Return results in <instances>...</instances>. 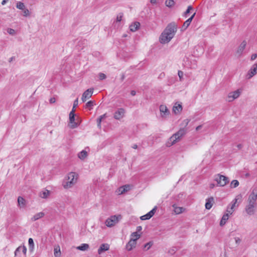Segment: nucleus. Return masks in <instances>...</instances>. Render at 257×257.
<instances>
[{"label":"nucleus","instance_id":"39","mask_svg":"<svg viewBox=\"0 0 257 257\" xmlns=\"http://www.w3.org/2000/svg\"><path fill=\"white\" fill-rule=\"evenodd\" d=\"M153 244L152 241H150L144 245V248H146L147 250H148L152 246Z\"/></svg>","mask_w":257,"mask_h":257},{"label":"nucleus","instance_id":"48","mask_svg":"<svg viewBox=\"0 0 257 257\" xmlns=\"http://www.w3.org/2000/svg\"><path fill=\"white\" fill-rule=\"evenodd\" d=\"M122 187L123 188H125V189H124L125 192L128 191L130 189V186L128 185H124Z\"/></svg>","mask_w":257,"mask_h":257},{"label":"nucleus","instance_id":"50","mask_svg":"<svg viewBox=\"0 0 257 257\" xmlns=\"http://www.w3.org/2000/svg\"><path fill=\"white\" fill-rule=\"evenodd\" d=\"M101 121H102V119L101 118H100L99 117L97 119V122L98 126H99V127L101 126Z\"/></svg>","mask_w":257,"mask_h":257},{"label":"nucleus","instance_id":"33","mask_svg":"<svg viewBox=\"0 0 257 257\" xmlns=\"http://www.w3.org/2000/svg\"><path fill=\"white\" fill-rule=\"evenodd\" d=\"M239 185V182L236 180H233L230 183L231 188H236Z\"/></svg>","mask_w":257,"mask_h":257},{"label":"nucleus","instance_id":"37","mask_svg":"<svg viewBox=\"0 0 257 257\" xmlns=\"http://www.w3.org/2000/svg\"><path fill=\"white\" fill-rule=\"evenodd\" d=\"M7 32L11 35H15L16 34V31L15 30L11 29V28H8L7 30Z\"/></svg>","mask_w":257,"mask_h":257},{"label":"nucleus","instance_id":"38","mask_svg":"<svg viewBox=\"0 0 257 257\" xmlns=\"http://www.w3.org/2000/svg\"><path fill=\"white\" fill-rule=\"evenodd\" d=\"M22 11H23V16L24 17H28L30 15V12L28 9L25 8V9Z\"/></svg>","mask_w":257,"mask_h":257},{"label":"nucleus","instance_id":"43","mask_svg":"<svg viewBox=\"0 0 257 257\" xmlns=\"http://www.w3.org/2000/svg\"><path fill=\"white\" fill-rule=\"evenodd\" d=\"M124 189H125V188H123L122 186L120 187L118 189V194L120 195V194H122L125 193Z\"/></svg>","mask_w":257,"mask_h":257},{"label":"nucleus","instance_id":"14","mask_svg":"<svg viewBox=\"0 0 257 257\" xmlns=\"http://www.w3.org/2000/svg\"><path fill=\"white\" fill-rule=\"evenodd\" d=\"M214 202V198L213 197H210L206 199V203H205V208L207 209H210L212 207Z\"/></svg>","mask_w":257,"mask_h":257},{"label":"nucleus","instance_id":"13","mask_svg":"<svg viewBox=\"0 0 257 257\" xmlns=\"http://www.w3.org/2000/svg\"><path fill=\"white\" fill-rule=\"evenodd\" d=\"M256 207L253 205H249L247 204L245 206V210L246 213L249 215L254 214Z\"/></svg>","mask_w":257,"mask_h":257},{"label":"nucleus","instance_id":"32","mask_svg":"<svg viewBox=\"0 0 257 257\" xmlns=\"http://www.w3.org/2000/svg\"><path fill=\"white\" fill-rule=\"evenodd\" d=\"M94 104V101H88L85 105L86 108H88L89 110H91Z\"/></svg>","mask_w":257,"mask_h":257},{"label":"nucleus","instance_id":"60","mask_svg":"<svg viewBox=\"0 0 257 257\" xmlns=\"http://www.w3.org/2000/svg\"><path fill=\"white\" fill-rule=\"evenodd\" d=\"M142 226H139L137 227V231H140L142 230Z\"/></svg>","mask_w":257,"mask_h":257},{"label":"nucleus","instance_id":"3","mask_svg":"<svg viewBox=\"0 0 257 257\" xmlns=\"http://www.w3.org/2000/svg\"><path fill=\"white\" fill-rule=\"evenodd\" d=\"M186 130L184 128H180L177 133L174 134L169 139L167 143V147H171L175 144L176 142L180 141L181 138L185 135Z\"/></svg>","mask_w":257,"mask_h":257},{"label":"nucleus","instance_id":"17","mask_svg":"<svg viewBox=\"0 0 257 257\" xmlns=\"http://www.w3.org/2000/svg\"><path fill=\"white\" fill-rule=\"evenodd\" d=\"M45 216V213L43 212H40L35 214L31 218V220L32 221H35L39 219H40L43 217Z\"/></svg>","mask_w":257,"mask_h":257},{"label":"nucleus","instance_id":"10","mask_svg":"<svg viewBox=\"0 0 257 257\" xmlns=\"http://www.w3.org/2000/svg\"><path fill=\"white\" fill-rule=\"evenodd\" d=\"M124 112L125 110L123 108H119L114 112L113 117L115 119L119 120L123 117Z\"/></svg>","mask_w":257,"mask_h":257},{"label":"nucleus","instance_id":"23","mask_svg":"<svg viewBox=\"0 0 257 257\" xmlns=\"http://www.w3.org/2000/svg\"><path fill=\"white\" fill-rule=\"evenodd\" d=\"M229 218V215H228V213H225L224 214L221 220H220V226H223L224 225L225 223H226V221Z\"/></svg>","mask_w":257,"mask_h":257},{"label":"nucleus","instance_id":"49","mask_svg":"<svg viewBox=\"0 0 257 257\" xmlns=\"http://www.w3.org/2000/svg\"><path fill=\"white\" fill-rule=\"evenodd\" d=\"M233 211H234L233 210H231L230 208H229V207H228L227 208V210H226V212H227L226 213H228V215L232 214Z\"/></svg>","mask_w":257,"mask_h":257},{"label":"nucleus","instance_id":"6","mask_svg":"<svg viewBox=\"0 0 257 257\" xmlns=\"http://www.w3.org/2000/svg\"><path fill=\"white\" fill-rule=\"evenodd\" d=\"M120 217V216L119 215L118 216L116 215H113L110 216L109 218H108L105 221V225L109 227H111L114 226L115 224H116L118 222V217Z\"/></svg>","mask_w":257,"mask_h":257},{"label":"nucleus","instance_id":"8","mask_svg":"<svg viewBox=\"0 0 257 257\" xmlns=\"http://www.w3.org/2000/svg\"><path fill=\"white\" fill-rule=\"evenodd\" d=\"M241 91L237 89L233 92H231L228 94V101L231 102L235 99L238 98L240 95Z\"/></svg>","mask_w":257,"mask_h":257},{"label":"nucleus","instance_id":"15","mask_svg":"<svg viewBox=\"0 0 257 257\" xmlns=\"http://www.w3.org/2000/svg\"><path fill=\"white\" fill-rule=\"evenodd\" d=\"M195 13H194L193 14V15L190 18H189L188 20H187L183 24V26H182V30H185L188 27V26L190 25L191 22H192L193 19L194 18L195 15Z\"/></svg>","mask_w":257,"mask_h":257},{"label":"nucleus","instance_id":"54","mask_svg":"<svg viewBox=\"0 0 257 257\" xmlns=\"http://www.w3.org/2000/svg\"><path fill=\"white\" fill-rule=\"evenodd\" d=\"M75 112H74V111H71L69 113V117H75Z\"/></svg>","mask_w":257,"mask_h":257},{"label":"nucleus","instance_id":"58","mask_svg":"<svg viewBox=\"0 0 257 257\" xmlns=\"http://www.w3.org/2000/svg\"><path fill=\"white\" fill-rule=\"evenodd\" d=\"M131 94L132 96H135L136 94V92L135 90H132L131 92Z\"/></svg>","mask_w":257,"mask_h":257},{"label":"nucleus","instance_id":"47","mask_svg":"<svg viewBox=\"0 0 257 257\" xmlns=\"http://www.w3.org/2000/svg\"><path fill=\"white\" fill-rule=\"evenodd\" d=\"M78 98H76L74 101V103H73V108H75L77 105H78Z\"/></svg>","mask_w":257,"mask_h":257},{"label":"nucleus","instance_id":"30","mask_svg":"<svg viewBox=\"0 0 257 257\" xmlns=\"http://www.w3.org/2000/svg\"><path fill=\"white\" fill-rule=\"evenodd\" d=\"M16 8L18 9L23 10L25 9L26 7L23 3L21 2H17V3L16 4Z\"/></svg>","mask_w":257,"mask_h":257},{"label":"nucleus","instance_id":"57","mask_svg":"<svg viewBox=\"0 0 257 257\" xmlns=\"http://www.w3.org/2000/svg\"><path fill=\"white\" fill-rule=\"evenodd\" d=\"M107 117V116H106V113H105V114H103V115H100V116H99V118H101V119L102 120L103 118H105V117Z\"/></svg>","mask_w":257,"mask_h":257},{"label":"nucleus","instance_id":"21","mask_svg":"<svg viewBox=\"0 0 257 257\" xmlns=\"http://www.w3.org/2000/svg\"><path fill=\"white\" fill-rule=\"evenodd\" d=\"M69 121L71 123L70 127L71 128H76L79 125L78 122L75 121V117H69Z\"/></svg>","mask_w":257,"mask_h":257},{"label":"nucleus","instance_id":"28","mask_svg":"<svg viewBox=\"0 0 257 257\" xmlns=\"http://www.w3.org/2000/svg\"><path fill=\"white\" fill-rule=\"evenodd\" d=\"M28 243L29 246V250L30 251H33L34 248V243L33 239L32 238H29L28 240Z\"/></svg>","mask_w":257,"mask_h":257},{"label":"nucleus","instance_id":"46","mask_svg":"<svg viewBox=\"0 0 257 257\" xmlns=\"http://www.w3.org/2000/svg\"><path fill=\"white\" fill-rule=\"evenodd\" d=\"M21 248H22V247L19 246L16 249V250L15 251V256H17L18 255V253L20 251V250L21 249Z\"/></svg>","mask_w":257,"mask_h":257},{"label":"nucleus","instance_id":"18","mask_svg":"<svg viewBox=\"0 0 257 257\" xmlns=\"http://www.w3.org/2000/svg\"><path fill=\"white\" fill-rule=\"evenodd\" d=\"M257 73V63L254 64L248 73L249 77L248 78H250Z\"/></svg>","mask_w":257,"mask_h":257},{"label":"nucleus","instance_id":"56","mask_svg":"<svg viewBox=\"0 0 257 257\" xmlns=\"http://www.w3.org/2000/svg\"><path fill=\"white\" fill-rule=\"evenodd\" d=\"M235 242L237 244L239 243L241 241V239L239 238L238 237H235Z\"/></svg>","mask_w":257,"mask_h":257},{"label":"nucleus","instance_id":"42","mask_svg":"<svg viewBox=\"0 0 257 257\" xmlns=\"http://www.w3.org/2000/svg\"><path fill=\"white\" fill-rule=\"evenodd\" d=\"M123 17V14L122 13H119L116 17V21L117 22H119L121 21L122 18Z\"/></svg>","mask_w":257,"mask_h":257},{"label":"nucleus","instance_id":"16","mask_svg":"<svg viewBox=\"0 0 257 257\" xmlns=\"http://www.w3.org/2000/svg\"><path fill=\"white\" fill-rule=\"evenodd\" d=\"M109 248V245L107 243H103L100 245L99 248L98 249V254H101L104 251L108 250Z\"/></svg>","mask_w":257,"mask_h":257},{"label":"nucleus","instance_id":"51","mask_svg":"<svg viewBox=\"0 0 257 257\" xmlns=\"http://www.w3.org/2000/svg\"><path fill=\"white\" fill-rule=\"evenodd\" d=\"M21 249H22V252L24 253V254H26L27 252V248L26 247V246H23V247H22Z\"/></svg>","mask_w":257,"mask_h":257},{"label":"nucleus","instance_id":"35","mask_svg":"<svg viewBox=\"0 0 257 257\" xmlns=\"http://www.w3.org/2000/svg\"><path fill=\"white\" fill-rule=\"evenodd\" d=\"M157 209V207L155 206L152 210H151L150 212H149L148 213L149 215V216L151 218L156 212Z\"/></svg>","mask_w":257,"mask_h":257},{"label":"nucleus","instance_id":"45","mask_svg":"<svg viewBox=\"0 0 257 257\" xmlns=\"http://www.w3.org/2000/svg\"><path fill=\"white\" fill-rule=\"evenodd\" d=\"M178 76L179 77V78H180V80H181V79H182V78L183 77V72L182 71L179 70L178 72Z\"/></svg>","mask_w":257,"mask_h":257},{"label":"nucleus","instance_id":"19","mask_svg":"<svg viewBox=\"0 0 257 257\" xmlns=\"http://www.w3.org/2000/svg\"><path fill=\"white\" fill-rule=\"evenodd\" d=\"M140 26V23L139 22H136L130 25V29L132 32H134L139 29Z\"/></svg>","mask_w":257,"mask_h":257},{"label":"nucleus","instance_id":"31","mask_svg":"<svg viewBox=\"0 0 257 257\" xmlns=\"http://www.w3.org/2000/svg\"><path fill=\"white\" fill-rule=\"evenodd\" d=\"M165 4L167 7L171 8L175 5V2L173 0H167Z\"/></svg>","mask_w":257,"mask_h":257},{"label":"nucleus","instance_id":"24","mask_svg":"<svg viewBox=\"0 0 257 257\" xmlns=\"http://www.w3.org/2000/svg\"><path fill=\"white\" fill-rule=\"evenodd\" d=\"M25 200L22 197L19 196L18 198V205L20 208L24 207L25 206Z\"/></svg>","mask_w":257,"mask_h":257},{"label":"nucleus","instance_id":"44","mask_svg":"<svg viewBox=\"0 0 257 257\" xmlns=\"http://www.w3.org/2000/svg\"><path fill=\"white\" fill-rule=\"evenodd\" d=\"M106 75L104 73H100L99 74V78L100 80H103L106 78Z\"/></svg>","mask_w":257,"mask_h":257},{"label":"nucleus","instance_id":"22","mask_svg":"<svg viewBox=\"0 0 257 257\" xmlns=\"http://www.w3.org/2000/svg\"><path fill=\"white\" fill-rule=\"evenodd\" d=\"M173 207L174 208V212L177 214H179L182 213L185 210V209L183 207H178L175 205H173Z\"/></svg>","mask_w":257,"mask_h":257},{"label":"nucleus","instance_id":"59","mask_svg":"<svg viewBox=\"0 0 257 257\" xmlns=\"http://www.w3.org/2000/svg\"><path fill=\"white\" fill-rule=\"evenodd\" d=\"M8 1L9 0H3L2 2V5H5Z\"/></svg>","mask_w":257,"mask_h":257},{"label":"nucleus","instance_id":"36","mask_svg":"<svg viewBox=\"0 0 257 257\" xmlns=\"http://www.w3.org/2000/svg\"><path fill=\"white\" fill-rule=\"evenodd\" d=\"M237 201V198H235L231 202V207H230V209L231 210H233V208L235 207V204L236 203Z\"/></svg>","mask_w":257,"mask_h":257},{"label":"nucleus","instance_id":"61","mask_svg":"<svg viewBox=\"0 0 257 257\" xmlns=\"http://www.w3.org/2000/svg\"><path fill=\"white\" fill-rule=\"evenodd\" d=\"M150 2L152 4H156L157 3V0H150Z\"/></svg>","mask_w":257,"mask_h":257},{"label":"nucleus","instance_id":"29","mask_svg":"<svg viewBox=\"0 0 257 257\" xmlns=\"http://www.w3.org/2000/svg\"><path fill=\"white\" fill-rule=\"evenodd\" d=\"M50 195V191L46 190L40 193V196L42 198H47Z\"/></svg>","mask_w":257,"mask_h":257},{"label":"nucleus","instance_id":"27","mask_svg":"<svg viewBox=\"0 0 257 257\" xmlns=\"http://www.w3.org/2000/svg\"><path fill=\"white\" fill-rule=\"evenodd\" d=\"M78 156L81 160H84L87 156V152L85 150H83L78 154Z\"/></svg>","mask_w":257,"mask_h":257},{"label":"nucleus","instance_id":"40","mask_svg":"<svg viewBox=\"0 0 257 257\" xmlns=\"http://www.w3.org/2000/svg\"><path fill=\"white\" fill-rule=\"evenodd\" d=\"M151 217L149 216L148 213H147L146 215H143L140 217V219L142 220H147L150 219Z\"/></svg>","mask_w":257,"mask_h":257},{"label":"nucleus","instance_id":"11","mask_svg":"<svg viewBox=\"0 0 257 257\" xmlns=\"http://www.w3.org/2000/svg\"><path fill=\"white\" fill-rule=\"evenodd\" d=\"M160 111L161 112V117L163 118L166 117L170 113L167 106L164 105H161L160 106Z\"/></svg>","mask_w":257,"mask_h":257},{"label":"nucleus","instance_id":"34","mask_svg":"<svg viewBox=\"0 0 257 257\" xmlns=\"http://www.w3.org/2000/svg\"><path fill=\"white\" fill-rule=\"evenodd\" d=\"M193 9V7L191 6L188 7L187 9L184 12V16L187 17V15L190 13V11Z\"/></svg>","mask_w":257,"mask_h":257},{"label":"nucleus","instance_id":"41","mask_svg":"<svg viewBox=\"0 0 257 257\" xmlns=\"http://www.w3.org/2000/svg\"><path fill=\"white\" fill-rule=\"evenodd\" d=\"M131 236L132 237H136L135 239H136V240L138 239L140 237V234H138L137 231L134 232L132 233Z\"/></svg>","mask_w":257,"mask_h":257},{"label":"nucleus","instance_id":"9","mask_svg":"<svg viewBox=\"0 0 257 257\" xmlns=\"http://www.w3.org/2000/svg\"><path fill=\"white\" fill-rule=\"evenodd\" d=\"M93 88H89L84 91L81 98V99L83 102H85L87 99H88L91 97L93 93Z\"/></svg>","mask_w":257,"mask_h":257},{"label":"nucleus","instance_id":"5","mask_svg":"<svg viewBox=\"0 0 257 257\" xmlns=\"http://www.w3.org/2000/svg\"><path fill=\"white\" fill-rule=\"evenodd\" d=\"M215 180L217 182L218 185L221 187L225 186L228 182V178L220 174H218L215 179Z\"/></svg>","mask_w":257,"mask_h":257},{"label":"nucleus","instance_id":"55","mask_svg":"<svg viewBox=\"0 0 257 257\" xmlns=\"http://www.w3.org/2000/svg\"><path fill=\"white\" fill-rule=\"evenodd\" d=\"M56 101V99H55V98L54 97H52L50 99V102L51 103H53L55 102Z\"/></svg>","mask_w":257,"mask_h":257},{"label":"nucleus","instance_id":"4","mask_svg":"<svg viewBox=\"0 0 257 257\" xmlns=\"http://www.w3.org/2000/svg\"><path fill=\"white\" fill-rule=\"evenodd\" d=\"M257 200V187H255L252 189L251 192L249 195L247 199V204L249 205H253L254 206H257L256 204Z\"/></svg>","mask_w":257,"mask_h":257},{"label":"nucleus","instance_id":"26","mask_svg":"<svg viewBox=\"0 0 257 257\" xmlns=\"http://www.w3.org/2000/svg\"><path fill=\"white\" fill-rule=\"evenodd\" d=\"M89 247V244L87 243H83L81 245L78 246L77 247V249L80 250H87Z\"/></svg>","mask_w":257,"mask_h":257},{"label":"nucleus","instance_id":"25","mask_svg":"<svg viewBox=\"0 0 257 257\" xmlns=\"http://www.w3.org/2000/svg\"><path fill=\"white\" fill-rule=\"evenodd\" d=\"M54 254L55 257H60L61 256V253L59 246H54Z\"/></svg>","mask_w":257,"mask_h":257},{"label":"nucleus","instance_id":"62","mask_svg":"<svg viewBox=\"0 0 257 257\" xmlns=\"http://www.w3.org/2000/svg\"><path fill=\"white\" fill-rule=\"evenodd\" d=\"M132 148L134 149H137L138 148V145H136V144H134L133 146H132Z\"/></svg>","mask_w":257,"mask_h":257},{"label":"nucleus","instance_id":"53","mask_svg":"<svg viewBox=\"0 0 257 257\" xmlns=\"http://www.w3.org/2000/svg\"><path fill=\"white\" fill-rule=\"evenodd\" d=\"M190 120L188 119H186L183 121V123L185 124V126H187Z\"/></svg>","mask_w":257,"mask_h":257},{"label":"nucleus","instance_id":"7","mask_svg":"<svg viewBox=\"0 0 257 257\" xmlns=\"http://www.w3.org/2000/svg\"><path fill=\"white\" fill-rule=\"evenodd\" d=\"M246 41L245 40H243L241 43V44H240V45L237 47V50H236V52H235V55L239 57H240L243 52V51L246 46Z\"/></svg>","mask_w":257,"mask_h":257},{"label":"nucleus","instance_id":"12","mask_svg":"<svg viewBox=\"0 0 257 257\" xmlns=\"http://www.w3.org/2000/svg\"><path fill=\"white\" fill-rule=\"evenodd\" d=\"M136 239L131 238L126 245V249L128 251H131L133 248L136 247L137 242Z\"/></svg>","mask_w":257,"mask_h":257},{"label":"nucleus","instance_id":"63","mask_svg":"<svg viewBox=\"0 0 257 257\" xmlns=\"http://www.w3.org/2000/svg\"><path fill=\"white\" fill-rule=\"evenodd\" d=\"M201 127H202L201 125H199V126H197L196 128V130L197 131L199 130L201 128Z\"/></svg>","mask_w":257,"mask_h":257},{"label":"nucleus","instance_id":"64","mask_svg":"<svg viewBox=\"0 0 257 257\" xmlns=\"http://www.w3.org/2000/svg\"><path fill=\"white\" fill-rule=\"evenodd\" d=\"M169 252L173 254L175 252V249H172L171 250L169 251Z\"/></svg>","mask_w":257,"mask_h":257},{"label":"nucleus","instance_id":"2","mask_svg":"<svg viewBox=\"0 0 257 257\" xmlns=\"http://www.w3.org/2000/svg\"><path fill=\"white\" fill-rule=\"evenodd\" d=\"M78 175L74 172L69 173L64 179L62 186L65 189L72 188L77 182Z\"/></svg>","mask_w":257,"mask_h":257},{"label":"nucleus","instance_id":"52","mask_svg":"<svg viewBox=\"0 0 257 257\" xmlns=\"http://www.w3.org/2000/svg\"><path fill=\"white\" fill-rule=\"evenodd\" d=\"M257 57V54H253L251 56V60H255Z\"/></svg>","mask_w":257,"mask_h":257},{"label":"nucleus","instance_id":"20","mask_svg":"<svg viewBox=\"0 0 257 257\" xmlns=\"http://www.w3.org/2000/svg\"><path fill=\"white\" fill-rule=\"evenodd\" d=\"M182 110V105L180 104L175 103V105L173 106V111L175 114H177L180 112Z\"/></svg>","mask_w":257,"mask_h":257},{"label":"nucleus","instance_id":"1","mask_svg":"<svg viewBox=\"0 0 257 257\" xmlns=\"http://www.w3.org/2000/svg\"><path fill=\"white\" fill-rule=\"evenodd\" d=\"M177 30V25L175 23L169 24L160 37V42L161 44L169 43L174 37Z\"/></svg>","mask_w":257,"mask_h":257}]
</instances>
